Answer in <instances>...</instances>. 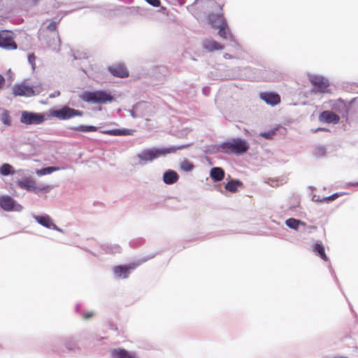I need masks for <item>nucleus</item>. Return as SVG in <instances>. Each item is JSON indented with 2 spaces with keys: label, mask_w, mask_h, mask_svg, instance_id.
Wrapping results in <instances>:
<instances>
[{
  "label": "nucleus",
  "mask_w": 358,
  "mask_h": 358,
  "mask_svg": "<svg viewBox=\"0 0 358 358\" xmlns=\"http://www.w3.org/2000/svg\"><path fill=\"white\" fill-rule=\"evenodd\" d=\"M243 186V182L238 180H230L225 184V189L230 192H236L238 189Z\"/></svg>",
  "instance_id": "obj_20"
},
{
  "label": "nucleus",
  "mask_w": 358,
  "mask_h": 358,
  "mask_svg": "<svg viewBox=\"0 0 358 358\" xmlns=\"http://www.w3.org/2000/svg\"><path fill=\"white\" fill-rule=\"evenodd\" d=\"M59 170L58 167H54V166H49L44 169H42L41 170H38L37 171V174L38 176H43L47 174H50L51 173Z\"/></svg>",
  "instance_id": "obj_27"
},
{
  "label": "nucleus",
  "mask_w": 358,
  "mask_h": 358,
  "mask_svg": "<svg viewBox=\"0 0 358 358\" xmlns=\"http://www.w3.org/2000/svg\"><path fill=\"white\" fill-rule=\"evenodd\" d=\"M47 29L50 31H55L57 32V23L56 22H51L48 26L47 27Z\"/></svg>",
  "instance_id": "obj_33"
},
{
  "label": "nucleus",
  "mask_w": 358,
  "mask_h": 358,
  "mask_svg": "<svg viewBox=\"0 0 358 358\" xmlns=\"http://www.w3.org/2000/svg\"><path fill=\"white\" fill-rule=\"evenodd\" d=\"M338 195L337 194H333V195L330 196L329 197V200H334L336 198L338 197Z\"/></svg>",
  "instance_id": "obj_38"
},
{
  "label": "nucleus",
  "mask_w": 358,
  "mask_h": 358,
  "mask_svg": "<svg viewBox=\"0 0 358 358\" xmlns=\"http://www.w3.org/2000/svg\"><path fill=\"white\" fill-rule=\"evenodd\" d=\"M36 56L34 53H31V54H29L28 55V61H29V63L31 65V67H32V69L34 70L35 69V66H36V64H35V62H36Z\"/></svg>",
  "instance_id": "obj_32"
},
{
  "label": "nucleus",
  "mask_w": 358,
  "mask_h": 358,
  "mask_svg": "<svg viewBox=\"0 0 358 358\" xmlns=\"http://www.w3.org/2000/svg\"><path fill=\"white\" fill-rule=\"evenodd\" d=\"M17 185L20 187L31 190L34 189V182L32 180L19 181Z\"/></svg>",
  "instance_id": "obj_26"
},
{
  "label": "nucleus",
  "mask_w": 358,
  "mask_h": 358,
  "mask_svg": "<svg viewBox=\"0 0 358 358\" xmlns=\"http://www.w3.org/2000/svg\"><path fill=\"white\" fill-rule=\"evenodd\" d=\"M94 315V313L92 312H88L83 314V318L85 320H89L91 317H92Z\"/></svg>",
  "instance_id": "obj_35"
},
{
  "label": "nucleus",
  "mask_w": 358,
  "mask_h": 358,
  "mask_svg": "<svg viewBox=\"0 0 358 358\" xmlns=\"http://www.w3.org/2000/svg\"><path fill=\"white\" fill-rule=\"evenodd\" d=\"M82 97L83 101L92 103H106L114 100L113 96L103 90L86 92Z\"/></svg>",
  "instance_id": "obj_3"
},
{
  "label": "nucleus",
  "mask_w": 358,
  "mask_h": 358,
  "mask_svg": "<svg viewBox=\"0 0 358 358\" xmlns=\"http://www.w3.org/2000/svg\"><path fill=\"white\" fill-rule=\"evenodd\" d=\"M149 4L158 7L160 6L161 1L160 0H145Z\"/></svg>",
  "instance_id": "obj_34"
},
{
  "label": "nucleus",
  "mask_w": 358,
  "mask_h": 358,
  "mask_svg": "<svg viewBox=\"0 0 358 358\" xmlns=\"http://www.w3.org/2000/svg\"><path fill=\"white\" fill-rule=\"evenodd\" d=\"M260 98L266 103L275 106L280 102V96L279 94L273 92H262L259 95Z\"/></svg>",
  "instance_id": "obj_12"
},
{
  "label": "nucleus",
  "mask_w": 358,
  "mask_h": 358,
  "mask_svg": "<svg viewBox=\"0 0 358 358\" xmlns=\"http://www.w3.org/2000/svg\"><path fill=\"white\" fill-rule=\"evenodd\" d=\"M12 166L8 164H4L0 168V173L3 176L9 175L11 173Z\"/></svg>",
  "instance_id": "obj_30"
},
{
  "label": "nucleus",
  "mask_w": 358,
  "mask_h": 358,
  "mask_svg": "<svg viewBox=\"0 0 358 358\" xmlns=\"http://www.w3.org/2000/svg\"><path fill=\"white\" fill-rule=\"evenodd\" d=\"M224 57L225 59H231L232 58V57L229 54H228V53L224 54Z\"/></svg>",
  "instance_id": "obj_39"
},
{
  "label": "nucleus",
  "mask_w": 358,
  "mask_h": 358,
  "mask_svg": "<svg viewBox=\"0 0 358 358\" xmlns=\"http://www.w3.org/2000/svg\"><path fill=\"white\" fill-rule=\"evenodd\" d=\"M334 358H344L343 357H334Z\"/></svg>",
  "instance_id": "obj_41"
},
{
  "label": "nucleus",
  "mask_w": 358,
  "mask_h": 358,
  "mask_svg": "<svg viewBox=\"0 0 358 358\" xmlns=\"http://www.w3.org/2000/svg\"><path fill=\"white\" fill-rule=\"evenodd\" d=\"M286 225L293 229H298L299 225H305V223L299 220L289 218L285 221Z\"/></svg>",
  "instance_id": "obj_24"
},
{
  "label": "nucleus",
  "mask_w": 358,
  "mask_h": 358,
  "mask_svg": "<svg viewBox=\"0 0 358 358\" xmlns=\"http://www.w3.org/2000/svg\"><path fill=\"white\" fill-rule=\"evenodd\" d=\"M310 80L311 84L315 87L313 90L316 92H325L329 85L328 81L320 76H313Z\"/></svg>",
  "instance_id": "obj_8"
},
{
  "label": "nucleus",
  "mask_w": 358,
  "mask_h": 358,
  "mask_svg": "<svg viewBox=\"0 0 358 358\" xmlns=\"http://www.w3.org/2000/svg\"><path fill=\"white\" fill-rule=\"evenodd\" d=\"M275 135V131L271 130L267 132H263L260 134V136L266 139H272Z\"/></svg>",
  "instance_id": "obj_31"
},
{
  "label": "nucleus",
  "mask_w": 358,
  "mask_h": 358,
  "mask_svg": "<svg viewBox=\"0 0 358 358\" xmlns=\"http://www.w3.org/2000/svg\"><path fill=\"white\" fill-rule=\"evenodd\" d=\"M202 47L207 52H214L224 49V45L213 39H205L202 42Z\"/></svg>",
  "instance_id": "obj_11"
},
{
  "label": "nucleus",
  "mask_w": 358,
  "mask_h": 358,
  "mask_svg": "<svg viewBox=\"0 0 358 358\" xmlns=\"http://www.w3.org/2000/svg\"><path fill=\"white\" fill-rule=\"evenodd\" d=\"M34 219L36 221L41 224L42 226L48 228V229H53L55 230H59L58 227L56 224H55L52 222V219L49 215H43V216H35Z\"/></svg>",
  "instance_id": "obj_14"
},
{
  "label": "nucleus",
  "mask_w": 358,
  "mask_h": 358,
  "mask_svg": "<svg viewBox=\"0 0 358 358\" xmlns=\"http://www.w3.org/2000/svg\"><path fill=\"white\" fill-rule=\"evenodd\" d=\"M136 268V265L116 266L113 268V272L118 278H127L129 275V271Z\"/></svg>",
  "instance_id": "obj_13"
},
{
  "label": "nucleus",
  "mask_w": 358,
  "mask_h": 358,
  "mask_svg": "<svg viewBox=\"0 0 358 358\" xmlns=\"http://www.w3.org/2000/svg\"><path fill=\"white\" fill-rule=\"evenodd\" d=\"M222 150L228 154H242L248 151V143L241 138H233L229 141L223 143L220 146Z\"/></svg>",
  "instance_id": "obj_1"
},
{
  "label": "nucleus",
  "mask_w": 358,
  "mask_h": 358,
  "mask_svg": "<svg viewBox=\"0 0 358 358\" xmlns=\"http://www.w3.org/2000/svg\"><path fill=\"white\" fill-rule=\"evenodd\" d=\"M217 28H219L218 34L221 38L224 39H227L231 36V34L228 27L227 22H224V23L221 24V25Z\"/></svg>",
  "instance_id": "obj_22"
},
{
  "label": "nucleus",
  "mask_w": 358,
  "mask_h": 358,
  "mask_svg": "<svg viewBox=\"0 0 358 358\" xmlns=\"http://www.w3.org/2000/svg\"><path fill=\"white\" fill-rule=\"evenodd\" d=\"M50 113L52 116L59 120H68L76 116H82L83 112L71 108L69 106H64L59 110H51Z\"/></svg>",
  "instance_id": "obj_4"
},
{
  "label": "nucleus",
  "mask_w": 358,
  "mask_h": 358,
  "mask_svg": "<svg viewBox=\"0 0 358 358\" xmlns=\"http://www.w3.org/2000/svg\"><path fill=\"white\" fill-rule=\"evenodd\" d=\"M15 205L14 200L8 196H2L0 197V206L6 211H10L13 209Z\"/></svg>",
  "instance_id": "obj_16"
},
{
  "label": "nucleus",
  "mask_w": 358,
  "mask_h": 358,
  "mask_svg": "<svg viewBox=\"0 0 358 358\" xmlns=\"http://www.w3.org/2000/svg\"><path fill=\"white\" fill-rule=\"evenodd\" d=\"M180 169L184 171H190L193 169L194 165L187 160H184L180 163Z\"/></svg>",
  "instance_id": "obj_28"
},
{
  "label": "nucleus",
  "mask_w": 358,
  "mask_h": 358,
  "mask_svg": "<svg viewBox=\"0 0 358 358\" xmlns=\"http://www.w3.org/2000/svg\"><path fill=\"white\" fill-rule=\"evenodd\" d=\"M163 179L166 184H173L178 181V175L174 171H168L164 173Z\"/></svg>",
  "instance_id": "obj_18"
},
{
  "label": "nucleus",
  "mask_w": 358,
  "mask_h": 358,
  "mask_svg": "<svg viewBox=\"0 0 358 358\" xmlns=\"http://www.w3.org/2000/svg\"><path fill=\"white\" fill-rule=\"evenodd\" d=\"M224 22H226V20L222 13L217 14H210L208 15V23L213 27L217 28Z\"/></svg>",
  "instance_id": "obj_15"
},
{
  "label": "nucleus",
  "mask_w": 358,
  "mask_h": 358,
  "mask_svg": "<svg viewBox=\"0 0 358 358\" xmlns=\"http://www.w3.org/2000/svg\"><path fill=\"white\" fill-rule=\"evenodd\" d=\"M209 3L211 5V7H216L218 9L221 10L220 6L218 5V3L215 1H209Z\"/></svg>",
  "instance_id": "obj_36"
},
{
  "label": "nucleus",
  "mask_w": 358,
  "mask_h": 358,
  "mask_svg": "<svg viewBox=\"0 0 358 358\" xmlns=\"http://www.w3.org/2000/svg\"><path fill=\"white\" fill-rule=\"evenodd\" d=\"M5 83V79L3 76L0 75V90L3 88Z\"/></svg>",
  "instance_id": "obj_37"
},
{
  "label": "nucleus",
  "mask_w": 358,
  "mask_h": 358,
  "mask_svg": "<svg viewBox=\"0 0 358 358\" xmlns=\"http://www.w3.org/2000/svg\"><path fill=\"white\" fill-rule=\"evenodd\" d=\"M110 73L118 78H124L129 76V72L124 64H117L111 66L108 69Z\"/></svg>",
  "instance_id": "obj_10"
},
{
  "label": "nucleus",
  "mask_w": 358,
  "mask_h": 358,
  "mask_svg": "<svg viewBox=\"0 0 358 358\" xmlns=\"http://www.w3.org/2000/svg\"><path fill=\"white\" fill-rule=\"evenodd\" d=\"M1 122L8 126L11 124V117L7 110H5L1 115Z\"/></svg>",
  "instance_id": "obj_29"
},
{
  "label": "nucleus",
  "mask_w": 358,
  "mask_h": 358,
  "mask_svg": "<svg viewBox=\"0 0 358 358\" xmlns=\"http://www.w3.org/2000/svg\"><path fill=\"white\" fill-rule=\"evenodd\" d=\"M210 176L215 182H219L224 178V171L222 168L214 167L210 170Z\"/></svg>",
  "instance_id": "obj_19"
},
{
  "label": "nucleus",
  "mask_w": 358,
  "mask_h": 358,
  "mask_svg": "<svg viewBox=\"0 0 358 358\" xmlns=\"http://www.w3.org/2000/svg\"><path fill=\"white\" fill-rule=\"evenodd\" d=\"M319 120L328 124H337L340 121V117L331 111L324 110L320 114Z\"/></svg>",
  "instance_id": "obj_9"
},
{
  "label": "nucleus",
  "mask_w": 358,
  "mask_h": 358,
  "mask_svg": "<svg viewBox=\"0 0 358 358\" xmlns=\"http://www.w3.org/2000/svg\"><path fill=\"white\" fill-rule=\"evenodd\" d=\"M105 134L112 136H127L131 135L132 131L130 129H113L104 131Z\"/></svg>",
  "instance_id": "obj_23"
},
{
  "label": "nucleus",
  "mask_w": 358,
  "mask_h": 358,
  "mask_svg": "<svg viewBox=\"0 0 358 358\" xmlns=\"http://www.w3.org/2000/svg\"><path fill=\"white\" fill-rule=\"evenodd\" d=\"M186 148L185 145L178 148H169L164 149H149L142 151L138 154L137 157L143 161H152L153 159L169 153L175 152L177 150H181Z\"/></svg>",
  "instance_id": "obj_2"
},
{
  "label": "nucleus",
  "mask_w": 358,
  "mask_h": 358,
  "mask_svg": "<svg viewBox=\"0 0 358 358\" xmlns=\"http://www.w3.org/2000/svg\"><path fill=\"white\" fill-rule=\"evenodd\" d=\"M313 251L324 261H329V258L325 253L324 246L322 243H315L313 246Z\"/></svg>",
  "instance_id": "obj_21"
},
{
  "label": "nucleus",
  "mask_w": 358,
  "mask_h": 358,
  "mask_svg": "<svg viewBox=\"0 0 358 358\" xmlns=\"http://www.w3.org/2000/svg\"><path fill=\"white\" fill-rule=\"evenodd\" d=\"M113 358H137L135 353L129 352V351L122 349H115L112 352Z\"/></svg>",
  "instance_id": "obj_17"
},
{
  "label": "nucleus",
  "mask_w": 358,
  "mask_h": 358,
  "mask_svg": "<svg viewBox=\"0 0 358 358\" xmlns=\"http://www.w3.org/2000/svg\"><path fill=\"white\" fill-rule=\"evenodd\" d=\"M0 47L7 50H15L17 44L13 40V33L4 30L0 32Z\"/></svg>",
  "instance_id": "obj_6"
},
{
  "label": "nucleus",
  "mask_w": 358,
  "mask_h": 358,
  "mask_svg": "<svg viewBox=\"0 0 358 358\" xmlns=\"http://www.w3.org/2000/svg\"><path fill=\"white\" fill-rule=\"evenodd\" d=\"M45 120L42 113H36L29 111H22L20 122L25 124H39Z\"/></svg>",
  "instance_id": "obj_5"
},
{
  "label": "nucleus",
  "mask_w": 358,
  "mask_h": 358,
  "mask_svg": "<svg viewBox=\"0 0 358 358\" xmlns=\"http://www.w3.org/2000/svg\"><path fill=\"white\" fill-rule=\"evenodd\" d=\"M73 130L82 132H94L97 130V127L95 126H85L80 125L72 128Z\"/></svg>",
  "instance_id": "obj_25"
},
{
  "label": "nucleus",
  "mask_w": 358,
  "mask_h": 358,
  "mask_svg": "<svg viewBox=\"0 0 358 358\" xmlns=\"http://www.w3.org/2000/svg\"><path fill=\"white\" fill-rule=\"evenodd\" d=\"M56 36H57V38H58V39H59V36H58V33H57V34H56Z\"/></svg>",
  "instance_id": "obj_40"
},
{
  "label": "nucleus",
  "mask_w": 358,
  "mask_h": 358,
  "mask_svg": "<svg viewBox=\"0 0 358 358\" xmlns=\"http://www.w3.org/2000/svg\"><path fill=\"white\" fill-rule=\"evenodd\" d=\"M13 94L15 96H32L36 95V92L33 87L26 85L24 83L15 85L13 87Z\"/></svg>",
  "instance_id": "obj_7"
}]
</instances>
